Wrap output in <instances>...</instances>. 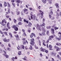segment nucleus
Listing matches in <instances>:
<instances>
[{"label": "nucleus", "mask_w": 61, "mask_h": 61, "mask_svg": "<svg viewBox=\"0 0 61 61\" xmlns=\"http://www.w3.org/2000/svg\"><path fill=\"white\" fill-rule=\"evenodd\" d=\"M49 39L47 41L46 43V44H47L46 46L47 48H48V42H49V41H51V40H52V38H51L49 37Z\"/></svg>", "instance_id": "7ed1b4c3"}, {"label": "nucleus", "mask_w": 61, "mask_h": 61, "mask_svg": "<svg viewBox=\"0 0 61 61\" xmlns=\"http://www.w3.org/2000/svg\"><path fill=\"white\" fill-rule=\"evenodd\" d=\"M29 49L30 50H32L33 49V47H32V45H30V47L29 48Z\"/></svg>", "instance_id": "c9c22d12"}, {"label": "nucleus", "mask_w": 61, "mask_h": 61, "mask_svg": "<svg viewBox=\"0 0 61 61\" xmlns=\"http://www.w3.org/2000/svg\"><path fill=\"white\" fill-rule=\"evenodd\" d=\"M41 30L43 33H45L46 32V30L45 29V28L44 27H42L41 28Z\"/></svg>", "instance_id": "ddd939ff"}, {"label": "nucleus", "mask_w": 61, "mask_h": 61, "mask_svg": "<svg viewBox=\"0 0 61 61\" xmlns=\"http://www.w3.org/2000/svg\"><path fill=\"white\" fill-rule=\"evenodd\" d=\"M31 28H28V29L27 30V31L29 33H30V32H31Z\"/></svg>", "instance_id": "7c9ffc66"}, {"label": "nucleus", "mask_w": 61, "mask_h": 61, "mask_svg": "<svg viewBox=\"0 0 61 61\" xmlns=\"http://www.w3.org/2000/svg\"><path fill=\"white\" fill-rule=\"evenodd\" d=\"M12 5L13 6V7H15V3H12Z\"/></svg>", "instance_id": "4c0bfd02"}, {"label": "nucleus", "mask_w": 61, "mask_h": 61, "mask_svg": "<svg viewBox=\"0 0 61 61\" xmlns=\"http://www.w3.org/2000/svg\"><path fill=\"white\" fill-rule=\"evenodd\" d=\"M23 11L24 12V13H25L26 12H27V11H28V10H27V9H25V8L24 9H23Z\"/></svg>", "instance_id": "393cba45"}, {"label": "nucleus", "mask_w": 61, "mask_h": 61, "mask_svg": "<svg viewBox=\"0 0 61 61\" xmlns=\"http://www.w3.org/2000/svg\"><path fill=\"white\" fill-rule=\"evenodd\" d=\"M18 25H13L12 26V27L15 31H17L18 30Z\"/></svg>", "instance_id": "f257e3e1"}, {"label": "nucleus", "mask_w": 61, "mask_h": 61, "mask_svg": "<svg viewBox=\"0 0 61 61\" xmlns=\"http://www.w3.org/2000/svg\"><path fill=\"white\" fill-rule=\"evenodd\" d=\"M51 54L52 56H56V53L55 52H51Z\"/></svg>", "instance_id": "f3484780"}, {"label": "nucleus", "mask_w": 61, "mask_h": 61, "mask_svg": "<svg viewBox=\"0 0 61 61\" xmlns=\"http://www.w3.org/2000/svg\"><path fill=\"white\" fill-rule=\"evenodd\" d=\"M26 43L27 44H28V42H27V41L26 40L25 41H23V45H25Z\"/></svg>", "instance_id": "dca6fc26"}, {"label": "nucleus", "mask_w": 61, "mask_h": 61, "mask_svg": "<svg viewBox=\"0 0 61 61\" xmlns=\"http://www.w3.org/2000/svg\"><path fill=\"white\" fill-rule=\"evenodd\" d=\"M38 41H39V42H38V44L40 46H41V41H40V40H39Z\"/></svg>", "instance_id": "473e14b6"}, {"label": "nucleus", "mask_w": 61, "mask_h": 61, "mask_svg": "<svg viewBox=\"0 0 61 61\" xmlns=\"http://www.w3.org/2000/svg\"><path fill=\"white\" fill-rule=\"evenodd\" d=\"M7 27L8 28V29H10V28H11V27H10V26H7Z\"/></svg>", "instance_id": "13d9d810"}, {"label": "nucleus", "mask_w": 61, "mask_h": 61, "mask_svg": "<svg viewBox=\"0 0 61 61\" xmlns=\"http://www.w3.org/2000/svg\"><path fill=\"white\" fill-rule=\"evenodd\" d=\"M3 41L4 42L8 43V42H9V41H10V39H6V38H5L3 39Z\"/></svg>", "instance_id": "0eeeda50"}, {"label": "nucleus", "mask_w": 61, "mask_h": 61, "mask_svg": "<svg viewBox=\"0 0 61 61\" xmlns=\"http://www.w3.org/2000/svg\"><path fill=\"white\" fill-rule=\"evenodd\" d=\"M8 46H9V47H11V45L10 44V43H9L8 44Z\"/></svg>", "instance_id": "e2e57ef3"}, {"label": "nucleus", "mask_w": 61, "mask_h": 61, "mask_svg": "<svg viewBox=\"0 0 61 61\" xmlns=\"http://www.w3.org/2000/svg\"><path fill=\"white\" fill-rule=\"evenodd\" d=\"M31 35H30V38H32L33 39V37L34 36H36V35L34 33H32L31 34Z\"/></svg>", "instance_id": "9b49d317"}, {"label": "nucleus", "mask_w": 61, "mask_h": 61, "mask_svg": "<svg viewBox=\"0 0 61 61\" xmlns=\"http://www.w3.org/2000/svg\"><path fill=\"white\" fill-rule=\"evenodd\" d=\"M53 14V11H51L50 13V15H52Z\"/></svg>", "instance_id": "ea45409f"}, {"label": "nucleus", "mask_w": 61, "mask_h": 61, "mask_svg": "<svg viewBox=\"0 0 61 61\" xmlns=\"http://www.w3.org/2000/svg\"><path fill=\"white\" fill-rule=\"evenodd\" d=\"M18 25H22V23L21 22H19L18 24Z\"/></svg>", "instance_id": "8fccbe9b"}, {"label": "nucleus", "mask_w": 61, "mask_h": 61, "mask_svg": "<svg viewBox=\"0 0 61 61\" xmlns=\"http://www.w3.org/2000/svg\"><path fill=\"white\" fill-rule=\"evenodd\" d=\"M46 50L45 48H44L43 47H41L40 49V50L41 52H45V50Z\"/></svg>", "instance_id": "f8f14e48"}, {"label": "nucleus", "mask_w": 61, "mask_h": 61, "mask_svg": "<svg viewBox=\"0 0 61 61\" xmlns=\"http://www.w3.org/2000/svg\"><path fill=\"white\" fill-rule=\"evenodd\" d=\"M45 43L43 42V45L44 46H46V44Z\"/></svg>", "instance_id": "680f3d73"}, {"label": "nucleus", "mask_w": 61, "mask_h": 61, "mask_svg": "<svg viewBox=\"0 0 61 61\" xmlns=\"http://www.w3.org/2000/svg\"><path fill=\"white\" fill-rule=\"evenodd\" d=\"M0 7H3V6H2V4L1 3V2L0 3Z\"/></svg>", "instance_id": "6e6d98bb"}, {"label": "nucleus", "mask_w": 61, "mask_h": 61, "mask_svg": "<svg viewBox=\"0 0 61 61\" xmlns=\"http://www.w3.org/2000/svg\"><path fill=\"white\" fill-rule=\"evenodd\" d=\"M54 48L56 49V51H59V50H60V48H59L58 46H54Z\"/></svg>", "instance_id": "6e6552de"}, {"label": "nucleus", "mask_w": 61, "mask_h": 61, "mask_svg": "<svg viewBox=\"0 0 61 61\" xmlns=\"http://www.w3.org/2000/svg\"><path fill=\"white\" fill-rule=\"evenodd\" d=\"M11 60H12V61H15V57H13L11 58Z\"/></svg>", "instance_id": "72a5a7b5"}, {"label": "nucleus", "mask_w": 61, "mask_h": 61, "mask_svg": "<svg viewBox=\"0 0 61 61\" xmlns=\"http://www.w3.org/2000/svg\"><path fill=\"white\" fill-rule=\"evenodd\" d=\"M56 45L57 46H61V44L59 42H57L56 43Z\"/></svg>", "instance_id": "4be33fe9"}, {"label": "nucleus", "mask_w": 61, "mask_h": 61, "mask_svg": "<svg viewBox=\"0 0 61 61\" xmlns=\"http://www.w3.org/2000/svg\"><path fill=\"white\" fill-rule=\"evenodd\" d=\"M15 0H11V2L12 3H14L15 2Z\"/></svg>", "instance_id": "0e129e2a"}, {"label": "nucleus", "mask_w": 61, "mask_h": 61, "mask_svg": "<svg viewBox=\"0 0 61 61\" xmlns=\"http://www.w3.org/2000/svg\"><path fill=\"white\" fill-rule=\"evenodd\" d=\"M58 41H59L61 40V35H59V39H58Z\"/></svg>", "instance_id": "a19ab883"}, {"label": "nucleus", "mask_w": 61, "mask_h": 61, "mask_svg": "<svg viewBox=\"0 0 61 61\" xmlns=\"http://www.w3.org/2000/svg\"><path fill=\"white\" fill-rule=\"evenodd\" d=\"M30 18L31 19H32L33 20H35V18H36V15L34 14L33 15L32 14H30Z\"/></svg>", "instance_id": "20e7f679"}, {"label": "nucleus", "mask_w": 61, "mask_h": 61, "mask_svg": "<svg viewBox=\"0 0 61 61\" xmlns=\"http://www.w3.org/2000/svg\"><path fill=\"white\" fill-rule=\"evenodd\" d=\"M32 23H31L30 22H29V23L28 24V27H30L32 25Z\"/></svg>", "instance_id": "aec40b11"}, {"label": "nucleus", "mask_w": 61, "mask_h": 61, "mask_svg": "<svg viewBox=\"0 0 61 61\" xmlns=\"http://www.w3.org/2000/svg\"><path fill=\"white\" fill-rule=\"evenodd\" d=\"M49 37H50V38H54V36L53 35L50 36Z\"/></svg>", "instance_id": "603ef678"}, {"label": "nucleus", "mask_w": 61, "mask_h": 61, "mask_svg": "<svg viewBox=\"0 0 61 61\" xmlns=\"http://www.w3.org/2000/svg\"><path fill=\"white\" fill-rule=\"evenodd\" d=\"M24 22H25L27 24H28V20H25V19L24 20Z\"/></svg>", "instance_id": "b1692460"}, {"label": "nucleus", "mask_w": 61, "mask_h": 61, "mask_svg": "<svg viewBox=\"0 0 61 61\" xmlns=\"http://www.w3.org/2000/svg\"><path fill=\"white\" fill-rule=\"evenodd\" d=\"M2 23H5V24H6L7 23V21L6 20H5V19H3L2 20Z\"/></svg>", "instance_id": "a211bd4d"}, {"label": "nucleus", "mask_w": 61, "mask_h": 61, "mask_svg": "<svg viewBox=\"0 0 61 61\" xmlns=\"http://www.w3.org/2000/svg\"><path fill=\"white\" fill-rule=\"evenodd\" d=\"M31 42H30V44L33 46L34 45H35V42H34V41H35V39L34 38H32L30 39Z\"/></svg>", "instance_id": "f03ea898"}, {"label": "nucleus", "mask_w": 61, "mask_h": 61, "mask_svg": "<svg viewBox=\"0 0 61 61\" xmlns=\"http://www.w3.org/2000/svg\"><path fill=\"white\" fill-rule=\"evenodd\" d=\"M51 26H47L46 27V28L48 29H51Z\"/></svg>", "instance_id": "2f4dec72"}, {"label": "nucleus", "mask_w": 61, "mask_h": 61, "mask_svg": "<svg viewBox=\"0 0 61 61\" xmlns=\"http://www.w3.org/2000/svg\"><path fill=\"white\" fill-rule=\"evenodd\" d=\"M4 23H3V22H0V24H1L2 26H5L6 25V24H4Z\"/></svg>", "instance_id": "412c9836"}, {"label": "nucleus", "mask_w": 61, "mask_h": 61, "mask_svg": "<svg viewBox=\"0 0 61 61\" xmlns=\"http://www.w3.org/2000/svg\"><path fill=\"white\" fill-rule=\"evenodd\" d=\"M52 28H54L56 31V29L57 30L58 29V28H59L56 27V25L55 24H54L52 26Z\"/></svg>", "instance_id": "9d476101"}, {"label": "nucleus", "mask_w": 61, "mask_h": 61, "mask_svg": "<svg viewBox=\"0 0 61 61\" xmlns=\"http://www.w3.org/2000/svg\"><path fill=\"white\" fill-rule=\"evenodd\" d=\"M48 47L49 48V50H52V47H53V46L51 45H49V46H48Z\"/></svg>", "instance_id": "4468645a"}, {"label": "nucleus", "mask_w": 61, "mask_h": 61, "mask_svg": "<svg viewBox=\"0 0 61 61\" xmlns=\"http://www.w3.org/2000/svg\"><path fill=\"white\" fill-rule=\"evenodd\" d=\"M17 21H18L19 22H21L22 21V18L20 17H19L17 19Z\"/></svg>", "instance_id": "2eb2a0df"}, {"label": "nucleus", "mask_w": 61, "mask_h": 61, "mask_svg": "<svg viewBox=\"0 0 61 61\" xmlns=\"http://www.w3.org/2000/svg\"><path fill=\"white\" fill-rule=\"evenodd\" d=\"M10 25V23H9V22H8L6 25L7 26H10V25Z\"/></svg>", "instance_id": "09e8293b"}, {"label": "nucleus", "mask_w": 61, "mask_h": 61, "mask_svg": "<svg viewBox=\"0 0 61 61\" xmlns=\"http://www.w3.org/2000/svg\"><path fill=\"white\" fill-rule=\"evenodd\" d=\"M45 25V23L43 22V23L41 24V26L43 27L44 26V25Z\"/></svg>", "instance_id": "de8ad7c7"}, {"label": "nucleus", "mask_w": 61, "mask_h": 61, "mask_svg": "<svg viewBox=\"0 0 61 61\" xmlns=\"http://www.w3.org/2000/svg\"><path fill=\"white\" fill-rule=\"evenodd\" d=\"M36 25L37 29L38 30H40V31H41V28H40V26L39 25V24H36Z\"/></svg>", "instance_id": "39448f33"}, {"label": "nucleus", "mask_w": 61, "mask_h": 61, "mask_svg": "<svg viewBox=\"0 0 61 61\" xmlns=\"http://www.w3.org/2000/svg\"><path fill=\"white\" fill-rule=\"evenodd\" d=\"M22 40L23 41H26V39L25 38H22Z\"/></svg>", "instance_id": "79ce46f5"}, {"label": "nucleus", "mask_w": 61, "mask_h": 61, "mask_svg": "<svg viewBox=\"0 0 61 61\" xmlns=\"http://www.w3.org/2000/svg\"><path fill=\"white\" fill-rule=\"evenodd\" d=\"M3 52L4 53H4L3 54H2V55L3 56H5V55L6 54V51L4 50L3 51Z\"/></svg>", "instance_id": "a878e982"}, {"label": "nucleus", "mask_w": 61, "mask_h": 61, "mask_svg": "<svg viewBox=\"0 0 61 61\" xmlns=\"http://www.w3.org/2000/svg\"><path fill=\"white\" fill-rule=\"evenodd\" d=\"M6 18H9V15H6Z\"/></svg>", "instance_id": "69168bd1"}, {"label": "nucleus", "mask_w": 61, "mask_h": 61, "mask_svg": "<svg viewBox=\"0 0 61 61\" xmlns=\"http://www.w3.org/2000/svg\"><path fill=\"white\" fill-rule=\"evenodd\" d=\"M13 20H14V23H15L16 22V21H17L15 19H14Z\"/></svg>", "instance_id": "5fc2aeb1"}, {"label": "nucleus", "mask_w": 61, "mask_h": 61, "mask_svg": "<svg viewBox=\"0 0 61 61\" xmlns=\"http://www.w3.org/2000/svg\"><path fill=\"white\" fill-rule=\"evenodd\" d=\"M8 13L9 14H10V9L9 8H8Z\"/></svg>", "instance_id": "f704fd0d"}, {"label": "nucleus", "mask_w": 61, "mask_h": 61, "mask_svg": "<svg viewBox=\"0 0 61 61\" xmlns=\"http://www.w3.org/2000/svg\"><path fill=\"white\" fill-rule=\"evenodd\" d=\"M9 34L10 36L12 38L13 37V34L11 32H9Z\"/></svg>", "instance_id": "cd10ccee"}, {"label": "nucleus", "mask_w": 61, "mask_h": 61, "mask_svg": "<svg viewBox=\"0 0 61 61\" xmlns=\"http://www.w3.org/2000/svg\"><path fill=\"white\" fill-rule=\"evenodd\" d=\"M16 2L17 3L19 4L20 3V0H16Z\"/></svg>", "instance_id": "37998d69"}, {"label": "nucleus", "mask_w": 61, "mask_h": 61, "mask_svg": "<svg viewBox=\"0 0 61 61\" xmlns=\"http://www.w3.org/2000/svg\"><path fill=\"white\" fill-rule=\"evenodd\" d=\"M18 55L19 56H20V55H21L22 54V53H21V51H19L18 52Z\"/></svg>", "instance_id": "c756f323"}, {"label": "nucleus", "mask_w": 61, "mask_h": 61, "mask_svg": "<svg viewBox=\"0 0 61 61\" xmlns=\"http://www.w3.org/2000/svg\"><path fill=\"white\" fill-rule=\"evenodd\" d=\"M7 4L8 5V7H11V5H10V4L9 2H7Z\"/></svg>", "instance_id": "c85d7f7f"}, {"label": "nucleus", "mask_w": 61, "mask_h": 61, "mask_svg": "<svg viewBox=\"0 0 61 61\" xmlns=\"http://www.w3.org/2000/svg\"><path fill=\"white\" fill-rule=\"evenodd\" d=\"M55 5L56 6V7L57 8H59V6H58V4L57 3H56L55 4Z\"/></svg>", "instance_id": "6ab92c4d"}, {"label": "nucleus", "mask_w": 61, "mask_h": 61, "mask_svg": "<svg viewBox=\"0 0 61 61\" xmlns=\"http://www.w3.org/2000/svg\"><path fill=\"white\" fill-rule=\"evenodd\" d=\"M4 7H6L7 5V3L5 2H4Z\"/></svg>", "instance_id": "5701e85b"}, {"label": "nucleus", "mask_w": 61, "mask_h": 61, "mask_svg": "<svg viewBox=\"0 0 61 61\" xmlns=\"http://www.w3.org/2000/svg\"><path fill=\"white\" fill-rule=\"evenodd\" d=\"M4 33L5 34V36H7L8 35V34L6 33V32L5 31L4 32Z\"/></svg>", "instance_id": "3c124183"}, {"label": "nucleus", "mask_w": 61, "mask_h": 61, "mask_svg": "<svg viewBox=\"0 0 61 61\" xmlns=\"http://www.w3.org/2000/svg\"><path fill=\"white\" fill-rule=\"evenodd\" d=\"M49 31H47L46 32V34L47 35H49Z\"/></svg>", "instance_id": "864d4df0"}, {"label": "nucleus", "mask_w": 61, "mask_h": 61, "mask_svg": "<svg viewBox=\"0 0 61 61\" xmlns=\"http://www.w3.org/2000/svg\"><path fill=\"white\" fill-rule=\"evenodd\" d=\"M8 15V12H6V14H5V15Z\"/></svg>", "instance_id": "338daca9"}, {"label": "nucleus", "mask_w": 61, "mask_h": 61, "mask_svg": "<svg viewBox=\"0 0 61 61\" xmlns=\"http://www.w3.org/2000/svg\"><path fill=\"white\" fill-rule=\"evenodd\" d=\"M39 12L41 13V18H43V17H44V16H43L44 14V12L40 10H39Z\"/></svg>", "instance_id": "423d86ee"}, {"label": "nucleus", "mask_w": 61, "mask_h": 61, "mask_svg": "<svg viewBox=\"0 0 61 61\" xmlns=\"http://www.w3.org/2000/svg\"><path fill=\"white\" fill-rule=\"evenodd\" d=\"M58 34L59 35H61V32H60L59 31L58 32Z\"/></svg>", "instance_id": "774afa93"}, {"label": "nucleus", "mask_w": 61, "mask_h": 61, "mask_svg": "<svg viewBox=\"0 0 61 61\" xmlns=\"http://www.w3.org/2000/svg\"><path fill=\"white\" fill-rule=\"evenodd\" d=\"M35 47L36 49H38V47L36 46L35 45Z\"/></svg>", "instance_id": "052dcab7"}, {"label": "nucleus", "mask_w": 61, "mask_h": 61, "mask_svg": "<svg viewBox=\"0 0 61 61\" xmlns=\"http://www.w3.org/2000/svg\"><path fill=\"white\" fill-rule=\"evenodd\" d=\"M27 58L25 56L24 57V58H23V59L24 60H26V59Z\"/></svg>", "instance_id": "4d7b16f0"}, {"label": "nucleus", "mask_w": 61, "mask_h": 61, "mask_svg": "<svg viewBox=\"0 0 61 61\" xmlns=\"http://www.w3.org/2000/svg\"><path fill=\"white\" fill-rule=\"evenodd\" d=\"M16 39L17 41H19L20 40V39L19 38V37L17 38H16Z\"/></svg>", "instance_id": "bf43d9fd"}, {"label": "nucleus", "mask_w": 61, "mask_h": 61, "mask_svg": "<svg viewBox=\"0 0 61 61\" xmlns=\"http://www.w3.org/2000/svg\"><path fill=\"white\" fill-rule=\"evenodd\" d=\"M47 0H42V2L44 3V4H45Z\"/></svg>", "instance_id": "bb28decb"}, {"label": "nucleus", "mask_w": 61, "mask_h": 61, "mask_svg": "<svg viewBox=\"0 0 61 61\" xmlns=\"http://www.w3.org/2000/svg\"><path fill=\"white\" fill-rule=\"evenodd\" d=\"M44 52H45L47 54L48 53V51L47 50H46V49H45V51H44Z\"/></svg>", "instance_id": "e433bc0d"}, {"label": "nucleus", "mask_w": 61, "mask_h": 61, "mask_svg": "<svg viewBox=\"0 0 61 61\" xmlns=\"http://www.w3.org/2000/svg\"><path fill=\"white\" fill-rule=\"evenodd\" d=\"M7 50L9 51H11V49L9 47H8L7 48Z\"/></svg>", "instance_id": "49530a36"}, {"label": "nucleus", "mask_w": 61, "mask_h": 61, "mask_svg": "<svg viewBox=\"0 0 61 61\" xmlns=\"http://www.w3.org/2000/svg\"><path fill=\"white\" fill-rule=\"evenodd\" d=\"M23 36H26V34L24 32L23 34L22 35Z\"/></svg>", "instance_id": "58836bf2"}, {"label": "nucleus", "mask_w": 61, "mask_h": 61, "mask_svg": "<svg viewBox=\"0 0 61 61\" xmlns=\"http://www.w3.org/2000/svg\"><path fill=\"white\" fill-rule=\"evenodd\" d=\"M20 11L17 12L16 13V14L17 15H19L20 14Z\"/></svg>", "instance_id": "c03bdc74"}, {"label": "nucleus", "mask_w": 61, "mask_h": 61, "mask_svg": "<svg viewBox=\"0 0 61 61\" xmlns=\"http://www.w3.org/2000/svg\"><path fill=\"white\" fill-rule=\"evenodd\" d=\"M5 56V57H6V58H9V56L8 55H4Z\"/></svg>", "instance_id": "a18cd8bd"}, {"label": "nucleus", "mask_w": 61, "mask_h": 61, "mask_svg": "<svg viewBox=\"0 0 61 61\" xmlns=\"http://www.w3.org/2000/svg\"><path fill=\"white\" fill-rule=\"evenodd\" d=\"M51 34L52 35H53L54 36H55V30L53 28H51Z\"/></svg>", "instance_id": "1a4fd4ad"}]
</instances>
